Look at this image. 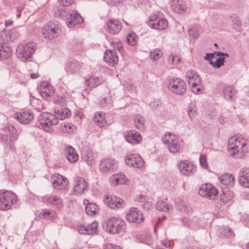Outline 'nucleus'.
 <instances>
[{
  "label": "nucleus",
  "instance_id": "obj_27",
  "mask_svg": "<svg viewBox=\"0 0 249 249\" xmlns=\"http://www.w3.org/2000/svg\"><path fill=\"white\" fill-rule=\"evenodd\" d=\"M20 36L18 31L16 28H13L11 30L5 31L1 35V37L4 41L13 42L19 38Z\"/></svg>",
  "mask_w": 249,
  "mask_h": 249
},
{
  "label": "nucleus",
  "instance_id": "obj_19",
  "mask_svg": "<svg viewBox=\"0 0 249 249\" xmlns=\"http://www.w3.org/2000/svg\"><path fill=\"white\" fill-rule=\"evenodd\" d=\"M124 138L126 142L132 145L138 144L142 141L140 133L133 129L126 131Z\"/></svg>",
  "mask_w": 249,
  "mask_h": 249
},
{
  "label": "nucleus",
  "instance_id": "obj_49",
  "mask_svg": "<svg viewBox=\"0 0 249 249\" xmlns=\"http://www.w3.org/2000/svg\"><path fill=\"white\" fill-rule=\"evenodd\" d=\"M177 137L172 134L171 133H167L164 134V136L162 138L163 142L166 144L169 145L172 142H174Z\"/></svg>",
  "mask_w": 249,
  "mask_h": 249
},
{
  "label": "nucleus",
  "instance_id": "obj_9",
  "mask_svg": "<svg viewBox=\"0 0 249 249\" xmlns=\"http://www.w3.org/2000/svg\"><path fill=\"white\" fill-rule=\"evenodd\" d=\"M180 173L184 176H194L197 170L196 166L192 162L188 160H181L178 166Z\"/></svg>",
  "mask_w": 249,
  "mask_h": 249
},
{
  "label": "nucleus",
  "instance_id": "obj_26",
  "mask_svg": "<svg viewBox=\"0 0 249 249\" xmlns=\"http://www.w3.org/2000/svg\"><path fill=\"white\" fill-rule=\"evenodd\" d=\"M105 61L110 66H114L118 63V57L114 51L107 50L104 54Z\"/></svg>",
  "mask_w": 249,
  "mask_h": 249
},
{
  "label": "nucleus",
  "instance_id": "obj_16",
  "mask_svg": "<svg viewBox=\"0 0 249 249\" xmlns=\"http://www.w3.org/2000/svg\"><path fill=\"white\" fill-rule=\"evenodd\" d=\"M51 178L53 181V186L55 189H64L67 186V179L62 175L54 173L52 176Z\"/></svg>",
  "mask_w": 249,
  "mask_h": 249
},
{
  "label": "nucleus",
  "instance_id": "obj_35",
  "mask_svg": "<svg viewBox=\"0 0 249 249\" xmlns=\"http://www.w3.org/2000/svg\"><path fill=\"white\" fill-rule=\"evenodd\" d=\"M40 94L42 98L46 99L53 93V89L49 84H42L39 87Z\"/></svg>",
  "mask_w": 249,
  "mask_h": 249
},
{
  "label": "nucleus",
  "instance_id": "obj_61",
  "mask_svg": "<svg viewBox=\"0 0 249 249\" xmlns=\"http://www.w3.org/2000/svg\"><path fill=\"white\" fill-rule=\"evenodd\" d=\"M71 45L73 51L80 50L82 48V44L80 42L72 41V42L71 43Z\"/></svg>",
  "mask_w": 249,
  "mask_h": 249
},
{
  "label": "nucleus",
  "instance_id": "obj_10",
  "mask_svg": "<svg viewBox=\"0 0 249 249\" xmlns=\"http://www.w3.org/2000/svg\"><path fill=\"white\" fill-rule=\"evenodd\" d=\"M169 89L175 94L183 95L186 91V85L182 79L178 78H174L169 81Z\"/></svg>",
  "mask_w": 249,
  "mask_h": 249
},
{
  "label": "nucleus",
  "instance_id": "obj_62",
  "mask_svg": "<svg viewBox=\"0 0 249 249\" xmlns=\"http://www.w3.org/2000/svg\"><path fill=\"white\" fill-rule=\"evenodd\" d=\"M239 183L242 184L244 187L249 188V176L245 177L244 178H241L239 181Z\"/></svg>",
  "mask_w": 249,
  "mask_h": 249
},
{
  "label": "nucleus",
  "instance_id": "obj_56",
  "mask_svg": "<svg viewBox=\"0 0 249 249\" xmlns=\"http://www.w3.org/2000/svg\"><path fill=\"white\" fill-rule=\"evenodd\" d=\"M224 57H219L214 62H210V64L213 65V67L219 68L221 66L224 65Z\"/></svg>",
  "mask_w": 249,
  "mask_h": 249
},
{
  "label": "nucleus",
  "instance_id": "obj_8",
  "mask_svg": "<svg viewBox=\"0 0 249 249\" xmlns=\"http://www.w3.org/2000/svg\"><path fill=\"white\" fill-rule=\"evenodd\" d=\"M36 49V45L33 42H30L25 45H19L17 49V55L22 61H25L31 58Z\"/></svg>",
  "mask_w": 249,
  "mask_h": 249
},
{
  "label": "nucleus",
  "instance_id": "obj_54",
  "mask_svg": "<svg viewBox=\"0 0 249 249\" xmlns=\"http://www.w3.org/2000/svg\"><path fill=\"white\" fill-rule=\"evenodd\" d=\"M188 114L191 119L195 117L196 115V107L193 104H190L187 109Z\"/></svg>",
  "mask_w": 249,
  "mask_h": 249
},
{
  "label": "nucleus",
  "instance_id": "obj_7",
  "mask_svg": "<svg viewBox=\"0 0 249 249\" xmlns=\"http://www.w3.org/2000/svg\"><path fill=\"white\" fill-rule=\"evenodd\" d=\"M186 79L191 86L192 90L195 93L199 92L201 90V80L198 73L194 70L187 71L186 73Z\"/></svg>",
  "mask_w": 249,
  "mask_h": 249
},
{
  "label": "nucleus",
  "instance_id": "obj_51",
  "mask_svg": "<svg viewBox=\"0 0 249 249\" xmlns=\"http://www.w3.org/2000/svg\"><path fill=\"white\" fill-rule=\"evenodd\" d=\"M100 104L102 107H110L112 106V100L109 97L104 98L101 97Z\"/></svg>",
  "mask_w": 249,
  "mask_h": 249
},
{
  "label": "nucleus",
  "instance_id": "obj_45",
  "mask_svg": "<svg viewBox=\"0 0 249 249\" xmlns=\"http://www.w3.org/2000/svg\"><path fill=\"white\" fill-rule=\"evenodd\" d=\"M85 211L88 215L95 214L98 211V206L94 203H89L86 207Z\"/></svg>",
  "mask_w": 249,
  "mask_h": 249
},
{
  "label": "nucleus",
  "instance_id": "obj_60",
  "mask_svg": "<svg viewBox=\"0 0 249 249\" xmlns=\"http://www.w3.org/2000/svg\"><path fill=\"white\" fill-rule=\"evenodd\" d=\"M199 162L200 166L205 169H206L208 167V164L207 161V157L204 155H200L199 157Z\"/></svg>",
  "mask_w": 249,
  "mask_h": 249
},
{
  "label": "nucleus",
  "instance_id": "obj_47",
  "mask_svg": "<svg viewBox=\"0 0 249 249\" xmlns=\"http://www.w3.org/2000/svg\"><path fill=\"white\" fill-rule=\"evenodd\" d=\"M157 210L162 212H168L170 209V205L163 200L158 201L156 205Z\"/></svg>",
  "mask_w": 249,
  "mask_h": 249
},
{
  "label": "nucleus",
  "instance_id": "obj_36",
  "mask_svg": "<svg viewBox=\"0 0 249 249\" xmlns=\"http://www.w3.org/2000/svg\"><path fill=\"white\" fill-rule=\"evenodd\" d=\"M12 49L5 44H0V59L3 60L11 56Z\"/></svg>",
  "mask_w": 249,
  "mask_h": 249
},
{
  "label": "nucleus",
  "instance_id": "obj_40",
  "mask_svg": "<svg viewBox=\"0 0 249 249\" xmlns=\"http://www.w3.org/2000/svg\"><path fill=\"white\" fill-rule=\"evenodd\" d=\"M233 197V192L226 188L222 191V194L220 196V200L224 203H226L231 200Z\"/></svg>",
  "mask_w": 249,
  "mask_h": 249
},
{
  "label": "nucleus",
  "instance_id": "obj_52",
  "mask_svg": "<svg viewBox=\"0 0 249 249\" xmlns=\"http://www.w3.org/2000/svg\"><path fill=\"white\" fill-rule=\"evenodd\" d=\"M110 46L114 49L113 51H114V52L118 51L120 53H122L124 51L123 45L120 41L117 42H111Z\"/></svg>",
  "mask_w": 249,
  "mask_h": 249
},
{
  "label": "nucleus",
  "instance_id": "obj_18",
  "mask_svg": "<svg viewBox=\"0 0 249 249\" xmlns=\"http://www.w3.org/2000/svg\"><path fill=\"white\" fill-rule=\"evenodd\" d=\"M44 202L55 206L58 209L63 207V202L60 196L56 195H47L42 197Z\"/></svg>",
  "mask_w": 249,
  "mask_h": 249
},
{
  "label": "nucleus",
  "instance_id": "obj_24",
  "mask_svg": "<svg viewBox=\"0 0 249 249\" xmlns=\"http://www.w3.org/2000/svg\"><path fill=\"white\" fill-rule=\"evenodd\" d=\"M57 215L56 212L54 210L43 209L38 214V217L47 221H53L57 218Z\"/></svg>",
  "mask_w": 249,
  "mask_h": 249
},
{
  "label": "nucleus",
  "instance_id": "obj_55",
  "mask_svg": "<svg viewBox=\"0 0 249 249\" xmlns=\"http://www.w3.org/2000/svg\"><path fill=\"white\" fill-rule=\"evenodd\" d=\"M188 34L190 37L194 39H196L199 36L198 29L196 27H193L190 28L188 30Z\"/></svg>",
  "mask_w": 249,
  "mask_h": 249
},
{
  "label": "nucleus",
  "instance_id": "obj_30",
  "mask_svg": "<svg viewBox=\"0 0 249 249\" xmlns=\"http://www.w3.org/2000/svg\"><path fill=\"white\" fill-rule=\"evenodd\" d=\"M1 140L2 142L4 143V152L5 154L8 155L11 151H15L14 142L10 140L8 136L5 135L1 136Z\"/></svg>",
  "mask_w": 249,
  "mask_h": 249
},
{
  "label": "nucleus",
  "instance_id": "obj_38",
  "mask_svg": "<svg viewBox=\"0 0 249 249\" xmlns=\"http://www.w3.org/2000/svg\"><path fill=\"white\" fill-rule=\"evenodd\" d=\"M171 7L177 13H182L186 11L185 6L180 3L179 0H171Z\"/></svg>",
  "mask_w": 249,
  "mask_h": 249
},
{
  "label": "nucleus",
  "instance_id": "obj_21",
  "mask_svg": "<svg viewBox=\"0 0 249 249\" xmlns=\"http://www.w3.org/2000/svg\"><path fill=\"white\" fill-rule=\"evenodd\" d=\"M107 31L112 35H116L119 33L122 28L121 22L114 18H110L107 21Z\"/></svg>",
  "mask_w": 249,
  "mask_h": 249
},
{
  "label": "nucleus",
  "instance_id": "obj_6",
  "mask_svg": "<svg viewBox=\"0 0 249 249\" xmlns=\"http://www.w3.org/2000/svg\"><path fill=\"white\" fill-rule=\"evenodd\" d=\"M39 123L44 129L47 132L53 130L52 126L58 124V118L55 115L48 112H43L41 114L39 117Z\"/></svg>",
  "mask_w": 249,
  "mask_h": 249
},
{
  "label": "nucleus",
  "instance_id": "obj_57",
  "mask_svg": "<svg viewBox=\"0 0 249 249\" xmlns=\"http://www.w3.org/2000/svg\"><path fill=\"white\" fill-rule=\"evenodd\" d=\"M104 201L107 205L108 207L112 209L111 204H115L114 196H111L109 195H107L104 198Z\"/></svg>",
  "mask_w": 249,
  "mask_h": 249
},
{
  "label": "nucleus",
  "instance_id": "obj_44",
  "mask_svg": "<svg viewBox=\"0 0 249 249\" xmlns=\"http://www.w3.org/2000/svg\"><path fill=\"white\" fill-rule=\"evenodd\" d=\"M115 204H111L112 209H119L124 208L125 206L124 200L119 197L114 196Z\"/></svg>",
  "mask_w": 249,
  "mask_h": 249
},
{
  "label": "nucleus",
  "instance_id": "obj_2",
  "mask_svg": "<svg viewBox=\"0 0 249 249\" xmlns=\"http://www.w3.org/2000/svg\"><path fill=\"white\" fill-rule=\"evenodd\" d=\"M147 25L152 29L162 31L168 26V21L164 15L160 12L150 16L147 21Z\"/></svg>",
  "mask_w": 249,
  "mask_h": 249
},
{
  "label": "nucleus",
  "instance_id": "obj_46",
  "mask_svg": "<svg viewBox=\"0 0 249 249\" xmlns=\"http://www.w3.org/2000/svg\"><path fill=\"white\" fill-rule=\"evenodd\" d=\"M126 42L130 46H135L137 43L138 36L134 33H131L127 35Z\"/></svg>",
  "mask_w": 249,
  "mask_h": 249
},
{
  "label": "nucleus",
  "instance_id": "obj_11",
  "mask_svg": "<svg viewBox=\"0 0 249 249\" xmlns=\"http://www.w3.org/2000/svg\"><path fill=\"white\" fill-rule=\"evenodd\" d=\"M199 194L204 197L210 199H214L218 194V190L213 184L206 183L201 185L199 191Z\"/></svg>",
  "mask_w": 249,
  "mask_h": 249
},
{
  "label": "nucleus",
  "instance_id": "obj_59",
  "mask_svg": "<svg viewBox=\"0 0 249 249\" xmlns=\"http://www.w3.org/2000/svg\"><path fill=\"white\" fill-rule=\"evenodd\" d=\"M249 173V169L248 168H242L239 173V176L238 178L239 181L241 180V178H244L245 177H249L248 175Z\"/></svg>",
  "mask_w": 249,
  "mask_h": 249
},
{
  "label": "nucleus",
  "instance_id": "obj_12",
  "mask_svg": "<svg viewBox=\"0 0 249 249\" xmlns=\"http://www.w3.org/2000/svg\"><path fill=\"white\" fill-rule=\"evenodd\" d=\"M116 166V161L111 158L105 157L101 159L99 169L103 173H110L113 172Z\"/></svg>",
  "mask_w": 249,
  "mask_h": 249
},
{
  "label": "nucleus",
  "instance_id": "obj_42",
  "mask_svg": "<svg viewBox=\"0 0 249 249\" xmlns=\"http://www.w3.org/2000/svg\"><path fill=\"white\" fill-rule=\"evenodd\" d=\"M5 131H7L10 134L9 135H4L5 136H8L9 140L13 142H15L18 139V135L17 134V131L16 128L12 124H8L5 128Z\"/></svg>",
  "mask_w": 249,
  "mask_h": 249
},
{
  "label": "nucleus",
  "instance_id": "obj_4",
  "mask_svg": "<svg viewBox=\"0 0 249 249\" xmlns=\"http://www.w3.org/2000/svg\"><path fill=\"white\" fill-rule=\"evenodd\" d=\"M61 27L56 21H49L43 27L42 34L43 37L52 39L58 37L61 34Z\"/></svg>",
  "mask_w": 249,
  "mask_h": 249
},
{
  "label": "nucleus",
  "instance_id": "obj_28",
  "mask_svg": "<svg viewBox=\"0 0 249 249\" xmlns=\"http://www.w3.org/2000/svg\"><path fill=\"white\" fill-rule=\"evenodd\" d=\"M224 98L230 101H233L236 99V90L232 86L228 85L223 89Z\"/></svg>",
  "mask_w": 249,
  "mask_h": 249
},
{
  "label": "nucleus",
  "instance_id": "obj_23",
  "mask_svg": "<svg viewBox=\"0 0 249 249\" xmlns=\"http://www.w3.org/2000/svg\"><path fill=\"white\" fill-rule=\"evenodd\" d=\"M66 22L69 27H73L77 24H81L83 22V19L76 11H72L69 17L67 18Z\"/></svg>",
  "mask_w": 249,
  "mask_h": 249
},
{
  "label": "nucleus",
  "instance_id": "obj_20",
  "mask_svg": "<svg viewBox=\"0 0 249 249\" xmlns=\"http://www.w3.org/2000/svg\"><path fill=\"white\" fill-rule=\"evenodd\" d=\"M82 64L76 59H70L65 66V70L70 74L77 73L80 71Z\"/></svg>",
  "mask_w": 249,
  "mask_h": 249
},
{
  "label": "nucleus",
  "instance_id": "obj_29",
  "mask_svg": "<svg viewBox=\"0 0 249 249\" xmlns=\"http://www.w3.org/2000/svg\"><path fill=\"white\" fill-rule=\"evenodd\" d=\"M65 153L68 160L71 163H74L78 161L79 156L75 150L71 146H68L65 148Z\"/></svg>",
  "mask_w": 249,
  "mask_h": 249
},
{
  "label": "nucleus",
  "instance_id": "obj_34",
  "mask_svg": "<svg viewBox=\"0 0 249 249\" xmlns=\"http://www.w3.org/2000/svg\"><path fill=\"white\" fill-rule=\"evenodd\" d=\"M105 113L102 112H95L93 118V122L99 127H104L107 125L105 119Z\"/></svg>",
  "mask_w": 249,
  "mask_h": 249
},
{
  "label": "nucleus",
  "instance_id": "obj_22",
  "mask_svg": "<svg viewBox=\"0 0 249 249\" xmlns=\"http://www.w3.org/2000/svg\"><path fill=\"white\" fill-rule=\"evenodd\" d=\"M98 223L94 221L90 224L81 225L77 227V231L80 234H90L97 231Z\"/></svg>",
  "mask_w": 249,
  "mask_h": 249
},
{
  "label": "nucleus",
  "instance_id": "obj_39",
  "mask_svg": "<svg viewBox=\"0 0 249 249\" xmlns=\"http://www.w3.org/2000/svg\"><path fill=\"white\" fill-rule=\"evenodd\" d=\"M54 113L56 118L60 120L69 118L71 115V111L67 108H61L60 110H55Z\"/></svg>",
  "mask_w": 249,
  "mask_h": 249
},
{
  "label": "nucleus",
  "instance_id": "obj_41",
  "mask_svg": "<svg viewBox=\"0 0 249 249\" xmlns=\"http://www.w3.org/2000/svg\"><path fill=\"white\" fill-rule=\"evenodd\" d=\"M60 131L63 133H73L76 129L75 126L71 123H64L60 124Z\"/></svg>",
  "mask_w": 249,
  "mask_h": 249
},
{
  "label": "nucleus",
  "instance_id": "obj_15",
  "mask_svg": "<svg viewBox=\"0 0 249 249\" xmlns=\"http://www.w3.org/2000/svg\"><path fill=\"white\" fill-rule=\"evenodd\" d=\"M125 162L128 166L137 168L143 167L144 164L142 158L136 154H130L126 156Z\"/></svg>",
  "mask_w": 249,
  "mask_h": 249
},
{
  "label": "nucleus",
  "instance_id": "obj_32",
  "mask_svg": "<svg viewBox=\"0 0 249 249\" xmlns=\"http://www.w3.org/2000/svg\"><path fill=\"white\" fill-rule=\"evenodd\" d=\"M219 179L221 183L226 187H232L234 184V177L229 173L222 175Z\"/></svg>",
  "mask_w": 249,
  "mask_h": 249
},
{
  "label": "nucleus",
  "instance_id": "obj_50",
  "mask_svg": "<svg viewBox=\"0 0 249 249\" xmlns=\"http://www.w3.org/2000/svg\"><path fill=\"white\" fill-rule=\"evenodd\" d=\"M68 95L64 94L62 96H58L57 99L54 100V104L60 106H64L67 102Z\"/></svg>",
  "mask_w": 249,
  "mask_h": 249
},
{
  "label": "nucleus",
  "instance_id": "obj_43",
  "mask_svg": "<svg viewBox=\"0 0 249 249\" xmlns=\"http://www.w3.org/2000/svg\"><path fill=\"white\" fill-rule=\"evenodd\" d=\"M30 104L32 107L39 111H41L43 108V106L41 100L36 98H32L30 100Z\"/></svg>",
  "mask_w": 249,
  "mask_h": 249
},
{
  "label": "nucleus",
  "instance_id": "obj_53",
  "mask_svg": "<svg viewBox=\"0 0 249 249\" xmlns=\"http://www.w3.org/2000/svg\"><path fill=\"white\" fill-rule=\"evenodd\" d=\"M162 55V53L160 49H156L150 53V57L154 60L159 59Z\"/></svg>",
  "mask_w": 249,
  "mask_h": 249
},
{
  "label": "nucleus",
  "instance_id": "obj_25",
  "mask_svg": "<svg viewBox=\"0 0 249 249\" xmlns=\"http://www.w3.org/2000/svg\"><path fill=\"white\" fill-rule=\"evenodd\" d=\"M81 159L88 165H92L95 163V158L91 149L85 148L82 150Z\"/></svg>",
  "mask_w": 249,
  "mask_h": 249
},
{
  "label": "nucleus",
  "instance_id": "obj_3",
  "mask_svg": "<svg viewBox=\"0 0 249 249\" xmlns=\"http://www.w3.org/2000/svg\"><path fill=\"white\" fill-rule=\"evenodd\" d=\"M18 200L17 195L9 190H0V210H7Z\"/></svg>",
  "mask_w": 249,
  "mask_h": 249
},
{
  "label": "nucleus",
  "instance_id": "obj_58",
  "mask_svg": "<svg viewBox=\"0 0 249 249\" xmlns=\"http://www.w3.org/2000/svg\"><path fill=\"white\" fill-rule=\"evenodd\" d=\"M180 58L178 55L171 54L168 58L169 62H171L172 64H178L180 61Z\"/></svg>",
  "mask_w": 249,
  "mask_h": 249
},
{
  "label": "nucleus",
  "instance_id": "obj_64",
  "mask_svg": "<svg viewBox=\"0 0 249 249\" xmlns=\"http://www.w3.org/2000/svg\"><path fill=\"white\" fill-rule=\"evenodd\" d=\"M161 102L159 100H154L153 101L151 102L150 103V107L152 109H156L157 107H158L159 106H160L161 105Z\"/></svg>",
  "mask_w": 249,
  "mask_h": 249
},
{
  "label": "nucleus",
  "instance_id": "obj_13",
  "mask_svg": "<svg viewBox=\"0 0 249 249\" xmlns=\"http://www.w3.org/2000/svg\"><path fill=\"white\" fill-rule=\"evenodd\" d=\"M14 117L19 123L26 124H29L33 120L34 115L31 110H21L16 112Z\"/></svg>",
  "mask_w": 249,
  "mask_h": 249
},
{
  "label": "nucleus",
  "instance_id": "obj_63",
  "mask_svg": "<svg viewBox=\"0 0 249 249\" xmlns=\"http://www.w3.org/2000/svg\"><path fill=\"white\" fill-rule=\"evenodd\" d=\"M103 249H122V248L112 243H107L104 246Z\"/></svg>",
  "mask_w": 249,
  "mask_h": 249
},
{
  "label": "nucleus",
  "instance_id": "obj_1",
  "mask_svg": "<svg viewBox=\"0 0 249 249\" xmlns=\"http://www.w3.org/2000/svg\"><path fill=\"white\" fill-rule=\"evenodd\" d=\"M228 153L237 159L242 158L247 151V140L238 135L231 137L228 141Z\"/></svg>",
  "mask_w": 249,
  "mask_h": 249
},
{
  "label": "nucleus",
  "instance_id": "obj_14",
  "mask_svg": "<svg viewBox=\"0 0 249 249\" xmlns=\"http://www.w3.org/2000/svg\"><path fill=\"white\" fill-rule=\"evenodd\" d=\"M126 218L130 222L140 223L143 222L144 216L141 211L136 208L132 207L126 214Z\"/></svg>",
  "mask_w": 249,
  "mask_h": 249
},
{
  "label": "nucleus",
  "instance_id": "obj_33",
  "mask_svg": "<svg viewBox=\"0 0 249 249\" xmlns=\"http://www.w3.org/2000/svg\"><path fill=\"white\" fill-rule=\"evenodd\" d=\"M103 82L102 77L91 75L86 79L85 85L91 88L100 85Z\"/></svg>",
  "mask_w": 249,
  "mask_h": 249
},
{
  "label": "nucleus",
  "instance_id": "obj_5",
  "mask_svg": "<svg viewBox=\"0 0 249 249\" xmlns=\"http://www.w3.org/2000/svg\"><path fill=\"white\" fill-rule=\"evenodd\" d=\"M125 227V221L119 217H111L106 221V231L111 234L123 232Z\"/></svg>",
  "mask_w": 249,
  "mask_h": 249
},
{
  "label": "nucleus",
  "instance_id": "obj_37",
  "mask_svg": "<svg viewBox=\"0 0 249 249\" xmlns=\"http://www.w3.org/2000/svg\"><path fill=\"white\" fill-rule=\"evenodd\" d=\"M134 126L138 130L143 131L145 130V119L140 115H136L134 118Z\"/></svg>",
  "mask_w": 249,
  "mask_h": 249
},
{
  "label": "nucleus",
  "instance_id": "obj_31",
  "mask_svg": "<svg viewBox=\"0 0 249 249\" xmlns=\"http://www.w3.org/2000/svg\"><path fill=\"white\" fill-rule=\"evenodd\" d=\"M126 181L125 176L123 174H114L109 179L110 183L113 186L125 184Z\"/></svg>",
  "mask_w": 249,
  "mask_h": 249
},
{
  "label": "nucleus",
  "instance_id": "obj_48",
  "mask_svg": "<svg viewBox=\"0 0 249 249\" xmlns=\"http://www.w3.org/2000/svg\"><path fill=\"white\" fill-rule=\"evenodd\" d=\"M168 147L171 152L174 153L178 152L180 149V145L178 143V138H176L174 140V142L170 143Z\"/></svg>",
  "mask_w": 249,
  "mask_h": 249
},
{
  "label": "nucleus",
  "instance_id": "obj_17",
  "mask_svg": "<svg viewBox=\"0 0 249 249\" xmlns=\"http://www.w3.org/2000/svg\"><path fill=\"white\" fill-rule=\"evenodd\" d=\"M88 183L85 178L80 177L76 178L73 190L75 195H81L85 191H88Z\"/></svg>",
  "mask_w": 249,
  "mask_h": 249
}]
</instances>
